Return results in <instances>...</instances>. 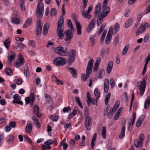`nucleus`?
<instances>
[{
	"instance_id": "f257e3e1",
	"label": "nucleus",
	"mask_w": 150,
	"mask_h": 150,
	"mask_svg": "<svg viewBox=\"0 0 150 150\" xmlns=\"http://www.w3.org/2000/svg\"><path fill=\"white\" fill-rule=\"evenodd\" d=\"M64 19L62 16H60L57 23V33L60 39H62L64 36V30L63 28L64 25Z\"/></svg>"
},
{
	"instance_id": "f03ea898",
	"label": "nucleus",
	"mask_w": 150,
	"mask_h": 150,
	"mask_svg": "<svg viewBox=\"0 0 150 150\" xmlns=\"http://www.w3.org/2000/svg\"><path fill=\"white\" fill-rule=\"evenodd\" d=\"M93 62V59H92L89 61L86 71V75L84 74H82L81 75V78L83 81H85L89 77L91 73Z\"/></svg>"
},
{
	"instance_id": "7ed1b4c3",
	"label": "nucleus",
	"mask_w": 150,
	"mask_h": 150,
	"mask_svg": "<svg viewBox=\"0 0 150 150\" xmlns=\"http://www.w3.org/2000/svg\"><path fill=\"white\" fill-rule=\"evenodd\" d=\"M146 85L145 80L143 79L142 81H139L137 83V87L140 91L138 94L141 96H142L145 91Z\"/></svg>"
},
{
	"instance_id": "20e7f679",
	"label": "nucleus",
	"mask_w": 150,
	"mask_h": 150,
	"mask_svg": "<svg viewBox=\"0 0 150 150\" xmlns=\"http://www.w3.org/2000/svg\"><path fill=\"white\" fill-rule=\"evenodd\" d=\"M110 11V8L109 6L105 7L102 12L101 14L99 16L98 19L97 20V25H99L102 22L103 18L105 17L108 13Z\"/></svg>"
},
{
	"instance_id": "39448f33",
	"label": "nucleus",
	"mask_w": 150,
	"mask_h": 150,
	"mask_svg": "<svg viewBox=\"0 0 150 150\" xmlns=\"http://www.w3.org/2000/svg\"><path fill=\"white\" fill-rule=\"evenodd\" d=\"M37 5L36 14L39 18H41L43 16L44 11V5L42 1L43 0H39Z\"/></svg>"
},
{
	"instance_id": "423d86ee",
	"label": "nucleus",
	"mask_w": 150,
	"mask_h": 150,
	"mask_svg": "<svg viewBox=\"0 0 150 150\" xmlns=\"http://www.w3.org/2000/svg\"><path fill=\"white\" fill-rule=\"evenodd\" d=\"M54 52L62 56H65L67 54V50L65 47H58L54 49Z\"/></svg>"
},
{
	"instance_id": "0eeeda50",
	"label": "nucleus",
	"mask_w": 150,
	"mask_h": 150,
	"mask_svg": "<svg viewBox=\"0 0 150 150\" xmlns=\"http://www.w3.org/2000/svg\"><path fill=\"white\" fill-rule=\"evenodd\" d=\"M53 62L56 66H62L65 64L66 60L63 57H59L54 59Z\"/></svg>"
},
{
	"instance_id": "6e6552de",
	"label": "nucleus",
	"mask_w": 150,
	"mask_h": 150,
	"mask_svg": "<svg viewBox=\"0 0 150 150\" xmlns=\"http://www.w3.org/2000/svg\"><path fill=\"white\" fill-rule=\"evenodd\" d=\"M144 134H141L139 137V139H136L134 141V144L135 146L138 148L139 147H142V142L144 140Z\"/></svg>"
},
{
	"instance_id": "1a4fd4ad",
	"label": "nucleus",
	"mask_w": 150,
	"mask_h": 150,
	"mask_svg": "<svg viewBox=\"0 0 150 150\" xmlns=\"http://www.w3.org/2000/svg\"><path fill=\"white\" fill-rule=\"evenodd\" d=\"M148 26V24L146 22H144L142 23L140 27L136 32V35L138 36L139 34L143 33Z\"/></svg>"
},
{
	"instance_id": "9d476101",
	"label": "nucleus",
	"mask_w": 150,
	"mask_h": 150,
	"mask_svg": "<svg viewBox=\"0 0 150 150\" xmlns=\"http://www.w3.org/2000/svg\"><path fill=\"white\" fill-rule=\"evenodd\" d=\"M65 34L66 37L64 39V40L67 43H69L73 36V34L72 33L71 29H68L65 32Z\"/></svg>"
},
{
	"instance_id": "9b49d317",
	"label": "nucleus",
	"mask_w": 150,
	"mask_h": 150,
	"mask_svg": "<svg viewBox=\"0 0 150 150\" xmlns=\"http://www.w3.org/2000/svg\"><path fill=\"white\" fill-rule=\"evenodd\" d=\"M113 28H112V27H111L108 30V34L105 39V42L106 44H108L111 41L112 36L113 33Z\"/></svg>"
},
{
	"instance_id": "f8f14e48",
	"label": "nucleus",
	"mask_w": 150,
	"mask_h": 150,
	"mask_svg": "<svg viewBox=\"0 0 150 150\" xmlns=\"http://www.w3.org/2000/svg\"><path fill=\"white\" fill-rule=\"evenodd\" d=\"M76 52L74 49H71L70 51L69 55L68 61L70 63H72L73 62L75 59Z\"/></svg>"
},
{
	"instance_id": "ddd939ff",
	"label": "nucleus",
	"mask_w": 150,
	"mask_h": 150,
	"mask_svg": "<svg viewBox=\"0 0 150 150\" xmlns=\"http://www.w3.org/2000/svg\"><path fill=\"white\" fill-rule=\"evenodd\" d=\"M42 26L41 25L40 20V18H38L37 21V27H36V32L37 33V35H39L41 33V30Z\"/></svg>"
},
{
	"instance_id": "4468645a",
	"label": "nucleus",
	"mask_w": 150,
	"mask_h": 150,
	"mask_svg": "<svg viewBox=\"0 0 150 150\" xmlns=\"http://www.w3.org/2000/svg\"><path fill=\"white\" fill-rule=\"evenodd\" d=\"M74 21L76 26L77 34L79 35H80L81 34V28L80 24L76 18H74Z\"/></svg>"
},
{
	"instance_id": "2eb2a0df",
	"label": "nucleus",
	"mask_w": 150,
	"mask_h": 150,
	"mask_svg": "<svg viewBox=\"0 0 150 150\" xmlns=\"http://www.w3.org/2000/svg\"><path fill=\"white\" fill-rule=\"evenodd\" d=\"M96 21V19H93L88 25L87 29L86 31L89 33L95 26V22Z\"/></svg>"
},
{
	"instance_id": "dca6fc26",
	"label": "nucleus",
	"mask_w": 150,
	"mask_h": 150,
	"mask_svg": "<svg viewBox=\"0 0 150 150\" xmlns=\"http://www.w3.org/2000/svg\"><path fill=\"white\" fill-rule=\"evenodd\" d=\"M101 4L100 3H98L96 7L95 14L96 16L98 17L100 12Z\"/></svg>"
},
{
	"instance_id": "f3484780",
	"label": "nucleus",
	"mask_w": 150,
	"mask_h": 150,
	"mask_svg": "<svg viewBox=\"0 0 150 150\" xmlns=\"http://www.w3.org/2000/svg\"><path fill=\"white\" fill-rule=\"evenodd\" d=\"M69 72L71 74L73 78H76L77 73L76 69L74 68L70 67L68 68Z\"/></svg>"
},
{
	"instance_id": "a211bd4d",
	"label": "nucleus",
	"mask_w": 150,
	"mask_h": 150,
	"mask_svg": "<svg viewBox=\"0 0 150 150\" xmlns=\"http://www.w3.org/2000/svg\"><path fill=\"white\" fill-rule=\"evenodd\" d=\"M33 113L35 114L38 118L41 116V114L39 113V106L36 105L33 107Z\"/></svg>"
},
{
	"instance_id": "6ab92c4d",
	"label": "nucleus",
	"mask_w": 150,
	"mask_h": 150,
	"mask_svg": "<svg viewBox=\"0 0 150 150\" xmlns=\"http://www.w3.org/2000/svg\"><path fill=\"white\" fill-rule=\"evenodd\" d=\"M23 62V59L20 58L16 60L14 65L16 67L18 68L20 67Z\"/></svg>"
},
{
	"instance_id": "aec40b11",
	"label": "nucleus",
	"mask_w": 150,
	"mask_h": 150,
	"mask_svg": "<svg viewBox=\"0 0 150 150\" xmlns=\"http://www.w3.org/2000/svg\"><path fill=\"white\" fill-rule=\"evenodd\" d=\"M109 82L108 79H105L104 83V90L105 93H107L109 89Z\"/></svg>"
},
{
	"instance_id": "412c9836",
	"label": "nucleus",
	"mask_w": 150,
	"mask_h": 150,
	"mask_svg": "<svg viewBox=\"0 0 150 150\" xmlns=\"http://www.w3.org/2000/svg\"><path fill=\"white\" fill-rule=\"evenodd\" d=\"M49 25V24L48 23H45L43 27V33L44 35H47Z\"/></svg>"
},
{
	"instance_id": "4be33fe9",
	"label": "nucleus",
	"mask_w": 150,
	"mask_h": 150,
	"mask_svg": "<svg viewBox=\"0 0 150 150\" xmlns=\"http://www.w3.org/2000/svg\"><path fill=\"white\" fill-rule=\"evenodd\" d=\"M150 105V96L147 97L145 102L144 104V108L145 109H147Z\"/></svg>"
},
{
	"instance_id": "5701e85b",
	"label": "nucleus",
	"mask_w": 150,
	"mask_h": 150,
	"mask_svg": "<svg viewBox=\"0 0 150 150\" xmlns=\"http://www.w3.org/2000/svg\"><path fill=\"white\" fill-rule=\"evenodd\" d=\"M82 14L83 17L87 18L89 19L91 18V15L90 12L86 10H83Z\"/></svg>"
},
{
	"instance_id": "b1692460",
	"label": "nucleus",
	"mask_w": 150,
	"mask_h": 150,
	"mask_svg": "<svg viewBox=\"0 0 150 150\" xmlns=\"http://www.w3.org/2000/svg\"><path fill=\"white\" fill-rule=\"evenodd\" d=\"M133 21V19L131 18L126 21L125 24V27L127 28H128L132 24Z\"/></svg>"
},
{
	"instance_id": "393cba45",
	"label": "nucleus",
	"mask_w": 150,
	"mask_h": 150,
	"mask_svg": "<svg viewBox=\"0 0 150 150\" xmlns=\"http://www.w3.org/2000/svg\"><path fill=\"white\" fill-rule=\"evenodd\" d=\"M94 93L96 98V106H97V102L100 96V94L98 91V89L97 88H96L94 91Z\"/></svg>"
},
{
	"instance_id": "a878e982",
	"label": "nucleus",
	"mask_w": 150,
	"mask_h": 150,
	"mask_svg": "<svg viewBox=\"0 0 150 150\" xmlns=\"http://www.w3.org/2000/svg\"><path fill=\"white\" fill-rule=\"evenodd\" d=\"M15 54L13 52H11L8 55V59L9 61H11L15 58Z\"/></svg>"
},
{
	"instance_id": "bb28decb",
	"label": "nucleus",
	"mask_w": 150,
	"mask_h": 150,
	"mask_svg": "<svg viewBox=\"0 0 150 150\" xmlns=\"http://www.w3.org/2000/svg\"><path fill=\"white\" fill-rule=\"evenodd\" d=\"M32 124L31 123L28 124L27 125L25 128L26 132L28 133H30L32 131Z\"/></svg>"
},
{
	"instance_id": "cd10ccee",
	"label": "nucleus",
	"mask_w": 150,
	"mask_h": 150,
	"mask_svg": "<svg viewBox=\"0 0 150 150\" xmlns=\"http://www.w3.org/2000/svg\"><path fill=\"white\" fill-rule=\"evenodd\" d=\"M87 103L88 106H90L92 104L94 105L96 103V100L93 99H92L91 98L88 100H87Z\"/></svg>"
},
{
	"instance_id": "c85d7f7f",
	"label": "nucleus",
	"mask_w": 150,
	"mask_h": 150,
	"mask_svg": "<svg viewBox=\"0 0 150 150\" xmlns=\"http://www.w3.org/2000/svg\"><path fill=\"white\" fill-rule=\"evenodd\" d=\"M125 127L123 126L122 128L120 134L119 136V137L120 139H122L124 137L125 135Z\"/></svg>"
},
{
	"instance_id": "c756f323",
	"label": "nucleus",
	"mask_w": 150,
	"mask_h": 150,
	"mask_svg": "<svg viewBox=\"0 0 150 150\" xmlns=\"http://www.w3.org/2000/svg\"><path fill=\"white\" fill-rule=\"evenodd\" d=\"M52 79L58 85H62L63 84L62 82L61 81L58 79L55 76H52Z\"/></svg>"
},
{
	"instance_id": "7c9ffc66",
	"label": "nucleus",
	"mask_w": 150,
	"mask_h": 150,
	"mask_svg": "<svg viewBox=\"0 0 150 150\" xmlns=\"http://www.w3.org/2000/svg\"><path fill=\"white\" fill-rule=\"evenodd\" d=\"M129 44H127L124 48H123L122 52V55H125L126 54L129 48Z\"/></svg>"
},
{
	"instance_id": "2f4dec72",
	"label": "nucleus",
	"mask_w": 150,
	"mask_h": 150,
	"mask_svg": "<svg viewBox=\"0 0 150 150\" xmlns=\"http://www.w3.org/2000/svg\"><path fill=\"white\" fill-rule=\"evenodd\" d=\"M24 74L26 78H28L29 77V73L28 70V68L27 66H25L24 67Z\"/></svg>"
},
{
	"instance_id": "473e14b6",
	"label": "nucleus",
	"mask_w": 150,
	"mask_h": 150,
	"mask_svg": "<svg viewBox=\"0 0 150 150\" xmlns=\"http://www.w3.org/2000/svg\"><path fill=\"white\" fill-rule=\"evenodd\" d=\"M106 128L105 127H103L102 129V137L105 139L106 137Z\"/></svg>"
},
{
	"instance_id": "72a5a7b5",
	"label": "nucleus",
	"mask_w": 150,
	"mask_h": 150,
	"mask_svg": "<svg viewBox=\"0 0 150 150\" xmlns=\"http://www.w3.org/2000/svg\"><path fill=\"white\" fill-rule=\"evenodd\" d=\"M65 139H64L62 141L60 144V146H63V148L64 150H66L67 148L68 145L67 143H65Z\"/></svg>"
},
{
	"instance_id": "f704fd0d",
	"label": "nucleus",
	"mask_w": 150,
	"mask_h": 150,
	"mask_svg": "<svg viewBox=\"0 0 150 150\" xmlns=\"http://www.w3.org/2000/svg\"><path fill=\"white\" fill-rule=\"evenodd\" d=\"M32 23V19L31 18H28L26 21L25 23L24 24L23 27L26 28L29 26Z\"/></svg>"
},
{
	"instance_id": "c9c22d12",
	"label": "nucleus",
	"mask_w": 150,
	"mask_h": 150,
	"mask_svg": "<svg viewBox=\"0 0 150 150\" xmlns=\"http://www.w3.org/2000/svg\"><path fill=\"white\" fill-rule=\"evenodd\" d=\"M75 98L77 104L79 105L80 108L83 109V106L79 98L78 97H75Z\"/></svg>"
},
{
	"instance_id": "e433bc0d",
	"label": "nucleus",
	"mask_w": 150,
	"mask_h": 150,
	"mask_svg": "<svg viewBox=\"0 0 150 150\" xmlns=\"http://www.w3.org/2000/svg\"><path fill=\"white\" fill-rule=\"evenodd\" d=\"M110 96V93H108V94L106 95L105 96V105H107L109 101Z\"/></svg>"
},
{
	"instance_id": "4c0bfd02",
	"label": "nucleus",
	"mask_w": 150,
	"mask_h": 150,
	"mask_svg": "<svg viewBox=\"0 0 150 150\" xmlns=\"http://www.w3.org/2000/svg\"><path fill=\"white\" fill-rule=\"evenodd\" d=\"M114 28L113 33L116 34L119 29L120 25L118 23H117L115 24L114 26Z\"/></svg>"
},
{
	"instance_id": "58836bf2",
	"label": "nucleus",
	"mask_w": 150,
	"mask_h": 150,
	"mask_svg": "<svg viewBox=\"0 0 150 150\" xmlns=\"http://www.w3.org/2000/svg\"><path fill=\"white\" fill-rule=\"evenodd\" d=\"M120 104V101L118 100L117 101L116 103L115 104L113 108L111 110L113 112L116 110L118 108L119 105Z\"/></svg>"
},
{
	"instance_id": "ea45409f",
	"label": "nucleus",
	"mask_w": 150,
	"mask_h": 150,
	"mask_svg": "<svg viewBox=\"0 0 150 150\" xmlns=\"http://www.w3.org/2000/svg\"><path fill=\"white\" fill-rule=\"evenodd\" d=\"M16 45L21 50H23V48L25 47V45L24 44L20 42H17Z\"/></svg>"
},
{
	"instance_id": "a19ab883",
	"label": "nucleus",
	"mask_w": 150,
	"mask_h": 150,
	"mask_svg": "<svg viewBox=\"0 0 150 150\" xmlns=\"http://www.w3.org/2000/svg\"><path fill=\"white\" fill-rule=\"evenodd\" d=\"M5 72L8 75L11 76L13 74L12 70L9 68H7L5 70Z\"/></svg>"
},
{
	"instance_id": "79ce46f5",
	"label": "nucleus",
	"mask_w": 150,
	"mask_h": 150,
	"mask_svg": "<svg viewBox=\"0 0 150 150\" xmlns=\"http://www.w3.org/2000/svg\"><path fill=\"white\" fill-rule=\"evenodd\" d=\"M12 22L16 24H18L20 23V19L16 17H14L12 19Z\"/></svg>"
},
{
	"instance_id": "37998d69",
	"label": "nucleus",
	"mask_w": 150,
	"mask_h": 150,
	"mask_svg": "<svg viewBox=\"0 0 150 150\" xmlns=\"http://www.w3.org/2000/svg\"><path fill=\"white\" fill-rule=\"evenodd\" d=\"M14 140V137L12 135H9L7 138V141L8 143L12 142Z\"/></svg>"
},
{
	"instance_id": "c03bdc74",
	"label": "nucleus",
	"mask_w": 150,
	"mask_h": 150,
	"mask_svg": "<svg viewBox=\"0 0 150 150\" xmlns=\"http://www.w3.org/2000/svg\"><path fill=\"white\" fill-rule=\"evenodd\" d=\"M4 44L6 47L7 49H8V47L10 44V42L9 41L8 38L4 42Z\"/></svg>"
},
{
	"instance_id": "a18cd8bd",
	"label": "nucleus",
	"mask_w": 150,
	"mask_h": 150,
	"mask_svg": "<svg viewBox=\"0 0 150 150\" xmlns=\"http://www.w3.org/2000/svg\"><path fill=\"white\" fill-rule=\"evenodd\" d=\"M58 118V117L57 115H51L50 117V119L53 121H57Z\"/></svg>"
},
{
	"instance_id": "49530a36",
	"label": "nucleus",
	"mask_w": 150,
	"mask_h": 150,
	"mask_svg": "<svg viewBox=\"0 0 150 150\" xmlns=\"http://www.w3.org/2000/svg\"><path fill=\"white\" fill-rule=\"evenodd\" d=\"M15 82L18 85H21L23 82V80L21 78H18L17 79H15Z\"/></svg>"
},
{
	"instance_id": "de8ad7c7",
	"label": "nucleus",
	"mask_w": 150,
	"mask_h": 150,
	"mask_svg": "<svg viewBox=\"0 0 150 150\" xmlns=\"http://www.w3.org/2000/svg\"><path fill=\"white\" fill-rule=\"evenodd\" d=\"M24 0H22L20 4V7L21 10L22 11H24L25 10V6L24 5Z\"/></svg>"
},
{
	"instance_id": "09e8293b",
	"label": "nucleus",
	"mask_w": 150,
	"mask_h": 150,
	"mask_svg": "<svg viewBox=\"0 0 150 150\" xmlns=\"http://www.w3.org/2000/svg\"><path fill=\"white\" fill-rule=\"evenodd\" d=\"M30 98L31 99V105L32 106L33 105L34 101L35 100L34 95L33 93H32L30 94Z\"/></svg>"
},
{
	"instance_id": "8fccbe9b",
	"label": "nucleus",
	"mask_w": 150,
	"mask_h": 150,
	"mask_svg": "<svg viewBox=\"0 0 150 150\" xmlns=\"http://www.w3.org/2000/svg\"><path fill=\"white\" fill-rule=\"evenodd\" d=\"M86 129L88 130H90L91 127V122H85Z\"/></svg>"
},
{
	"instance_id": "3c124183",
	"label": "nucleus",
	"mask_w": 150,
	"mask_h": 150,
	"mask_svg": "<svg viewBox=\"0 0 150 150\" xmlns=\"http://www.w3.org/2000/svg\"><path fill=\"white\" fill-rule=\"evenodd\" d=\"M57 11L54 8H52L50 11V14L52 16H55L56 14Z\"/></svg>"
},
{
	"instance_id": "603ef678",
	"label": "nucleus",
	"mask_w": 150,
	"mask_h": 150,
	"mask_svg": "<svg viewBox=\"0 0 150 150\" xmlns=\"http://www.w3.org/2000/svg\"><path fill=\"white\" fill-rule=\"evenodd\" d=\"M52 130L51 127L50 125L47 127V132H48V134L49 136H51L52 133L50 132Z\"/></svg>"
},
{
	"instance_id": "864d4df0",
	"label": "nucleus",
	"mask_w": 150,
	"mask_h": 150,
	"mask_svg": "<svg viewBox=\"0 0 150 150\" xmlns=\"http://www.w3.org/2000/svg\"><path fill=\"white\" fill-rule=\"evenodd\" d=\"M28 45L33 48H35V42L33 40H30L28 42Z\"/></svg>"
},
{
	"instance_id": "5fc2aeb1",
	"label": "nucleus",
	"mask_w": 150,
	"mask_h": 150,
	"mask_svg": "<svg viewBox=\"0 0 150 150\" xmlns=\"http://www.w3.org/2000/svg\"><path fill=\"white\" fill-rule=\"evenodd\" d=\"M71 108L69 106L67 107H65L63 109V111L64 112H67L69 111H70Z\"/></svg>"
},
{
	"instance_id": "6e6d98bb",
	"label": "nucleus",
	"mask_w": 150,
	"mask_h": 150,
	"mask_svg": "<svg viewBox=\"0 0 150 150\" xmlns=\"http://www.w3.org/2000/svg\"><path fill=\"white\" fill-rule=\"evenodd\" d=\"M115 81L113 78H111L110 80V84L112 88L114 87L115 86Z\"/></svg>"
},
{
	"instance_id": "4d7b16f0",
	"label": "nucleus",
	"mask_w": 150,
	"mask_h": 150,
	"mask_svg": "<svg viewBox=\"0 0 150 150\" xmlns=\"http://www.w3.org/2000/svg\"><path fill=\"white\" fill-rule=\"evenodd\" d=\"M24 140L25 141H28V142L30 144L32 143V141L30 139L29 137L28 136H24Z\"/></svg>"
},
{
	"instance_id": "13d9d810",
	"label": "nucleus",
	"mask_w": 150,
	"mask_h": 150,
	"mask_svg": "<svg viewBox=\"0 0 150 150\" xmlns=\"http://www.w3.org/2000/svg\"><path fill=\"white\" fill-rule=\"evenodd\" d=\"M53 143V141L52 139H49L47 141H46L45 142V144L46 145H50L52 144Z\"/></svg>"
},
{
	"instance_id": "bf43d9fd",
	"label": "nucleus",
	"mask_w": 150,
	"mask_h": 150,
	"mask_svg": "<svg viewBox=\"0 0 150 150\" xmlns=\"http://www.w3.org/2000/svg\"><path fill=\"white\" fill-rule=\"evenodd\" d=\"M110 106L108 105L106 106V108H105L104 110V114L105 115H107L108 113V112Z\"/></svg>"
},
{
	"instance_id": "052dcab7",
	"label": "nucleus",
	"mask_w": 150,
	"mask_h": 150,
	"mask_svg": "<svg viewBox=\"0 0 150 150\" xmlns=\"http://www.w3.org/2000/svg\"><path fill=\"white\" fill-rule=\"evenodd\" d=\"M67 22L68 23V25L70 27L71 29H73V27L72 24V23L71 22V21L70 19H68L67 20Z\"/></svg>"
},
{
	"instance_id": "680f3d73",
	"label": "nucleus",
	"mask_w": 150,
	"mask_h": 150,
	"mask_svg": "<svg viewBox=\"0 0 150 150\" xmlns=\"http://www.w3.org/2000/svg\"><path fill=\"white\" fill-rule=\"evenodd\" d=\"M13 98L15 100H20L21 98V97L18 95L16 94L14 95Z\"/></svg>"
},
{
	"instance_id": "e2e57ef3",
	"label": "nucleus",
	"mask_w": 150,
	"mask_h": 150,
	"mask_svg": "<svg viewBox=\"0 0 150 150\" xmlns=\"http://www.w3.org/2000/svg\"><path fill=\"white\" fill-rule=\"evenodd\" d=\"M108 0H104V1H103V8L104 9V8L105 7L107 6H107L108 5ZM104 9H103V10Z\"/></svg>"
},
{
	"instance_id": "0e129e2a",
	"label": "nucleus",
	"mask_w": 150,
	"mask_h": 150,
	"mask_svg": "<svg viewBox=\"0 0 150 150\" xmlns=\"http://www.w3.org/2000/svg\"><path fill=\"white\" fill-rule=\"evenodd\" d=\"M44 96L46 99L47 100L50 101L51 100V98L50 96L47 94H45Z\"/></svg>"
},
{
	"instance_id": "69168bd1",
	"label": "nucleus",
	"mask_w": 150,
	"mask_h": 150,
	"mask_svg": "<svg viewBox=\"0 0 150 150\" xmlns=\"http://www.w3.org/2000/svg\"><path fill=\"white\" fill-rule=\"evenodd\" d=\"M112 112H113L111 110H110L109 112L107 113V116L109 118H111L112 117Z\"/></svg>"
},
{
	"instance_id": "338daca9",
	"label": "nucleus",
	"mask_w": 150,
	"mask_h": 150,
	"mask_svg": "<svg viewBox=\"0 0 150 150\" xmlns=\"http://www.w3.org/2000/svg\"><path fill=\"white\" fill-rule=\"evenodd\" d=\"M149 37V34H146L145 36L144 39V42H147Z\"/></svg>"
},
{
	"instance_id": "774afa93",
	"label": "nucleus",
	"mask_w": 150,
	"mask_h": 150,
	"mask_svg": "<svg viewBox=\"0 0 150 150\" xmlns=\"http://www.w3.org/2000/svg\"><path fill=\"white\" fill-rule=\"evenodd\" d=\"M25 100L27 104H29L31 102V99L29 97H26L25 98Z\"/></svg>"
}]
</instances>
